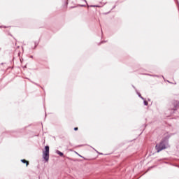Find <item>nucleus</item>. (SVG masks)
Segmentation results:
<instances>
[{
    "label": "nucleus",
    "mask_w": 179,
    "mask_h": 179,
    "mask_svg": "<svg viewBox=\"0 0 179 179\" xmlns=\"http://www.w3.org/2000/svg\"><path fill=\"white\" fill-rule=\"evenodd\" d=\"M166 148H169V143L167 141H162L159 144L156 145L157 151L162 152L164 149H166Z\"/></svg>",
    "instance_id": "f257e3e1"
},
{
    "label": "nucleus",
    "mask_w": 179,
    "mask_h": 179,
    "mask_svg": "<svg viewBox=\"0 0 179 179\" xmlns=\"http://www.w3.org/2000/svg\"><path fill=\"white\" fill-rule=\"evenodd\" d=\"M43 159L46 162L50 160V147L48 145H46L45 149L43 150Z\"/></svg>",
    "instance_id": "f03ea898"
},
{
    "label": "nucleus",
    "mask_w": 179,
    "mask_h": 179,
    "mask_svg": "<svg viewBox=\"0 0 179 179\" xmlns=\"http://www.w3.org/2000/svg\"><path fill=\"white\" fill-rule=\"evenodd\" d=\"M21 162H22V163L25 164L27 167V166H29V162L27 161L26 159H22Z\"/></svg>",
    "instance_id": "7ed1b4c3"
},
{
    "label": "nucleus",
    "mask_w": 179,
    "mask_h": 179,
    "mask_svg": "<svg viewBox=\"0 0 179 179\" xmlns=\"http://www.w3.org/2000/svg\"><path fill=\"white\" fill-rule=\"evenodd\" d=\"M56 153L57 154V155H59V156H61V157H62V156H64V153H62L61 151H59V150H56Z\"/></svg>",
    "instance_id": "20e7f679"
},
{
    "label": "nucleus",
    "mask_w": 179,
    "mask_h": 179,
    "mask_svg": "<svg viewBox=\"0 0 179 179\" xmlns=\"http://www.w3.org/2000/svg\"><path fill=\"white\" fill-rule=\"evenodd\" d=\"M144 104H145V106H148V101H144Z\"/></svg>",
    "instance_id": "39448f33"
},
{
    "label": "nucleus",
    "mask_w": 179,
    "mask_h": 179,
    "mask_svg": "<svg viewBox=\"0 0 179 179\" xmlns=\"http://www.w3.org/2000/svg\"><path fill=\"white\" fill-rule=\"evenodd\" d=\"M76 155H78V156H80V157H82L80 155H79V153H78V152H76Z\"/></svg>",
    "instance_id": "423d86ee"
},
{
    "label": "nucleus",
    "mask_w": 179,
    "mask_h": 179,
    "mask_svg": "<svg viewBox=\"0 0 179 179\" xmlns=\"http://www.w3.org/2000/svg\"><path fill=\"white\" fill-rule=\"evenodd\" d=\"M74 131H78V127H75Z\"/></svg>",
    "instance_id": "0eeeda50"
},
{
    "label": "nucleus",
    "mask_w": 179,
    "mask_h": 179,
    "mask_svg": "<svg viewBox=\"0 0 179 179\" xmlns=\"http://www.w3.org/2000/svg\"><path fill=\"white\" fill-rule=\"evenodd\" d=\"M92 6V8H95L97 6Z\"/></svg>",
    "instance_id": "6e6552de"
},
{
    "label": "nucleus",
    "mask_w": 179,
    "mask_h": 179,
    "mask_svg": "<svg viewBox=\"0 0 179 179\" xmlns=\"http://www.w3.org/2000/svg\"><path fill=\"white\" fill-rule=\"evenodd\" d=\"M141 98L143 100V98L142 96H141Z\"/></svg>",
    "instance_id": "1a4fd4ad"
}]
</instances>
